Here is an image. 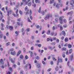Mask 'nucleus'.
Here are the masks:
<instances>
[{
  "mask_svg": "<svg viewBox=\"0 0 74 74\" xmlns=\"http://www.w3.org/2000/svg\"><path fill=\"white\" fill-rule=\"evenodd\" d=\"M27 6H26V7L25 8V11H27L26 14V15H27V14H29L30 15H32V10H29V9H27Z\"/></svg>",
  "mask_w": 74,
  "mask_h": 74,
  "instance_id": "1",
  "label": "nucleus"
},
{
  "mask_svg": "<svg viewBox=\"0 0 74 74\" xmlns=\"http://www.w3.org/2000/svg\"><path fill=\"white\" fill-rule=\"evenodd\" d=\"M52 16V15L48 14L46 15V17L45 18V20H47V19H49L50 18H51Z\"/></svg>",
  "mask_w": 74,
  "mask_h": 74,
  "instance_id": "2",
  "label": "nucleus"
},
{
  "mask_svg": "<svg viewBox=\"0 0 74 74\" xmlns=\"http://www.w3.org/2000/svg\"><path fill=\"white\" fill-rule=\"evenodd\" d=\"M9 72L8 73H7V74H11V73L12 72V68H10L9 69Z\"/></svg>",
  "mask_w": 74,
  "mask_h": 74,
  "instance_id": "3",
  "label": "nucleus"
},
{
  "mask_svg": "<svg viewBox=\"0 0 74 74\" xmlns=\"http://www.w3.org/2000/svg\"><path fill=\"white\" fill-rule=\"evenodd\" d=\"M60 1H61V0H58L59 3H57L56 5V7H57V8H59L60 7Z\"/></svg>",
  "mask_w": 74,
  "mask_h": 74,
  "instance_id": "4",
  "label": "nucleus"
},
{
  "mask_svg": "<svg viewBox=\"0 0 74 74\" xmlns=\"http://www.w3.org/2000/svg\"><path fill=\"white\" fill-rule=\"evenodd\" d=\"M30 1V0H27V1H26V0H23L22 3H25V4H28V2H29Z\"/></svg>",
  "mask_w": 74,
  "mask_h": 74,
  "instance_id": "5",
  "label": "nucleus"
},
{
  "mask_svg": "<svg viewBox=\"0 0 74 74\" xmlns=\"http://www.w3.org/2000/svg\"><path fill=\"white\" fill-rule=\"evenodd\" d=\"M64 18V16H62L59 19L60 21V23H62L63 22L62 21H63V18Z\"/></svg>",
  "mask_w": 74,
  "mask_h": 74,
  "instance_id": "6",
  "label": "nucleus"
},
{
  "mask_svg": "<svg viewBox=\"0 0 74 74\" xmlns=\"http://www.w3.org/2000/svg\"><path fill=\"white\" fill-rule=\"evenodd\" d=\"M9 59L10 60L11 62L12 63H14L15 62V61L13 60L12 58H11L10 57H9Z\"/></svg>",
  "mask_w": 74,
  "mask_h": 74,
  "instance_id": "7",
  "label": "nucleus"
},
{
  "mask_svg": "<svg viewBox=\"0 0 74 74\" xmlns=\"http://www.w3.org/2000/svg\"><path fill=\"white\" fill-rule=\"evenodd\" d=\"M58 62L60 63H62L63 62V60L61 58H60L59 57H58Z\"/></svg>",
  "mask_w": 74,
  "mask_h": 74,
  "instance_id": "8",
  "label": "nucleus"
},
{
  "mask_svg": "<svg viewBox=\"0 0 74 74\" xmlns=\"http://www.w3.org/2000/svg\"><path fill=\"white\" fill-rule=\"evenodd\" d=\"M4 62L3 61V59H1L0 60V64H4Z\"/></svg>",
  "mask_w": 74,
  "mask_h": 74,
  "instance_id": "9",
  "label": "nucleus"
},
{
  "mask_svg": "<svg viewBox=\"0 0 74 74\" xmlns=\"http://www.w3.org/2000/svg\"><path fill=\"white\" fill-rule=\"evenodd\" d=\"M22 32H23V35H24V34H25V32H26V31L25 30V29H24V28L22 29Z\"/></svg>",
  "mask_w": 74,
  "mask_h": 74,
  "instance_id": "10",
  "label": "nucleus"
},
{
  "mask_svg": "<svg viewBox=\"0 0 74 74\" xmlns=\"http://www.w3.org/2000/svg\"><path fill=\"white\" fill-rule=\"evenodd\" d=\"M12 12V11L11 10H9L8 12V14H7L8 16H9V14H11V13Z\"/></svg>",
  "mask_w": 74,
  "mask_h": 74,
  "instance_id": "11",
  "label": "nucleus"
},
{
  "mask_svg": "<svg viewBox=\"0 0 74 74\" xmlns=\"http://www.w3.org/2000/svg\"><path fill=\"white\" fill-rule=\"evenodd\" d=\"M47 10L46 9L45 11V12H41V14H42V15H44L45 14V12H47Z\"/></svg>",
  "mask_w": 74,
  "mask_h": 74,
  "instance_id": "12",
  "label": "nucleus"
},
{
  "mask_svg": "<svg viewBox=\"0 0 74 74\" xmlns=\"http://www.w3.org/2000/svg\"><path fill=\"white\" fill-rule=\"evenodd\" d=\"M62 34L64 36H66V33H65V31H63L62 32Z\"/></svg>",
  "mask_w": 74,
  "mask_h": 74,
  "instance_id": "13",
  "label": "nucleus"
},
{
  "mask_svg": "<svg viewBox=\"0 0 74 74\" xmlns=\"http://www.w3.org/2000/svg\"><path fill=\"white\" fill-rule=\"evenodd\" d=\"M29 53H30V57H32L33 55V52H32V51H29Z\"/></svg>",
  "mask_w": 74,
  "mask_h": 74,
  "instance_id": "14",
  "label": "nucleus"
},
{
  "mask_svg": "<svg viewBox=\"0 0 74 74\" xmlns=\"http://www.w3.org/2000/svg\"><path fill=\"white\" fill-rule=\"evenodd\" d=\"M36 67L37 68H40L41 67V65L38 64H36Z\"/></svg>",
  "mask_w": 74,
  "mask_h": 74,
  "instance_id": "15",
  "label": "nucleus"
},
{
  "mask_svg": "<svg viewBox=\"0 0 74 74\" xmlns=\"http://www.w3.org/2000/svg\"><path fill=\"white\" fill-rule=\"evenodd\" d=\"M27 66H28V64H27L26 65H25L24 66V69L25 70L27 69Z\"/></svg>",
  "mask_w": 74,
  "mask_h": 74,
  "instance_id": "16",
  "label": "nucleus"
},
{
  "mask_svg": "<svg viewBox=\"0 0 74 74\" xmlns=\"http://www.w3.org/2000/svg\"><path fill=\"white\" fill-rule=\"evenodd\" d=\"M68 9H69V7L67 6L66 7L65 9L64 8L63 9V11H65L66 10H67Z\"/></svg>",
  "mask_w": 74,
  "mask_h": 74,
  "instance_id": "17",
  "label": "nucleus"
},
{
  "mask_svg": "<svg viewBox=\"0 0 74 74\" xmlns=\"http://www.w3.org/2000/svg\"><path fill=\"white\" fill-rule=\"evenodd\" d=\"M21 53V50H19L17 54V56H18L20 55V53Z\"/></svg>",
  "mask_w": 74,
  "mask_h": 74,
  "instance_id": "18",
  "label": "nucleus"
},
{
  "mask_svg": "<svg viewBox=\"0 0 74 74\" xmlns=\"http://www.w3.org/2000/svg\"><path fill=\"white\" fill-rule=\"evenodd\" d=\"M11 53L12 55H15V51L11 52Z\"/></svg>",
  "mask_w": 74,
  "mask_h": 74,
  "instance_id": "19",
  "label": "nucleus"
},
{
  "mask_svg": "<svg viewBox=\"0 0 74 74\" xmlns=\"http://www.w3.org/2000/svg\"><path fill=\"white\" fill-rule=\"evenodd\" d=\"M68 41V38L67 37L66 38L64 39V41L65 42H67Z\"/></svg>",
  "mask_w": 74,
  "mask_h": 74,
  "instance_id": "20",
  "label": "nucleus"
},
{
  "mask_svg": "<svg viewBox=\"0 0 74 74\" xmlns=\"http://www.w3.org/2000/svg\"><path fill=\"white\" fill-rule=\"evenodd\" d=\"M10 29V30H12L13 29V27L12 26H9V28Z\"/></svg>",
  "mask_w": 74,
  "mask_h": 74,
  "instance_id": "21",
  "label": "nucleus"
},
{
  "mask_svg": "<svg viewBox=\"0 0 74 74\" xmlns=\"http://www.w3.org/2000/svg\"><path fill=\"white\" fill-rule=\"evenodd\" d=\"M72 49H71L69 50V52L70 54H71V53H72Z\"/></svg>",
  "mask_w": 74,
  "mask_h": 74,
  "instance_id": "22",
  "label": "nucleus"
},
{
  "mask_svg": "<svg viewBox=\"0 0 74 74\" xmlns=\"http://www.w3.org/2000/svg\"><path fill=\"white\" fill-rule=\"evenodd\" d=\"M68 47L69 48H71V44H69L68 45Z\"/></svg>",
  "mask_w": 74,
  "mask_h": 74,
  "instance_id": "23",
  "label": "nucleus"
},
{
  "mask_svg": "<svg viewBox=\"0 0 74 74\" xmlns=\"http://www.w3.org/2000/svg\"><path fill=\"white\" fill-rule=\"evenodd\" d=\"M55 70L56 71H58L59 70V68H58V66H56V68H55Z\"/></svg>",
  "mask_w": 74,
  "mask_h": 74,
  "instance_id": "24",
  "label": "nucleus"
},
{
  "mask_svg": "<svg viewBox=\"0 0 74 74\" xmlns=\"http://www.w3.org/2000/svg\"><path fill=\"white\" fill-rule=\"evenodd\" d=\"M48 49H50V50L51 51H52V50L53 49V48H52L51 46H49L48 47Z\"/></svg>",
  "mask_w": 74,
  "mask_h": 74,
  "instance_id": "25",
  "label": "nucleus"
},
{
  "mask_svg": "<svg viewBox=\"0 0 74 74\" xmlns=\"http://www.w3.org/2000/svg\"><path fill=\"white\" fill-rule=\"evenodd\" d=\"M35 3H40V0H35Z\"/></svg>",
  "mask_w": 74,
  "mask_h": 74,
  "instance_id": "26",
  "label": "nucleus"
},
{
  "mask_svg": "<svg viewBox=\"0 0 74 74\" xmlns=\"http://www.w3.org/2000/svg\"><path fill=\"white\" fill-rule=\"evenodd\" d=\"M41 71L40 70V69H38V71L37 72V74H38L39 73H40Z\"/></svg>",
  "mask_w": 74,
  "mask_h": 74,
  "instance_id": "27",
  "label": "nucleus"
},
{
  "mask_svg": "<svg viewBox=\"0 0 74 74\" xmlns=\"http://www.w3.org/2000/svg\"><path fill=\"white\" fill-rule=\"evenodd\" d=\"M54 3V0H50V4H52V3Z\"/></svg>",
  "mask_w": 74,
  "mask_h": 74,
  "instance_id": "28",
  "label": "nucleus"
},
{
  "mask_svg": "<svg viewBox=\"0 0 74 74\" xmlns=\"http://www.w3.org/2000/svg\"><path fill=\"white\" fill-rule=\"evenodd\" d=\"M50 32H51V31L50 30H49L47 31V34H50Z\"/></svg>",
  "mask_w": 74,
  "mask_h": 74,
  "instance_id": "29",
  "label": "nucleus"
},
{
  "mask_svg": "<svg viewBox=\"0 0 74 74\" xmlns=\"http://www.w3.org/2000/svg\"><path fill=\"white\" fill-rule=\"evenodd\" d=\"M62 51H66V48L64 47L62 49Z\"/></svg>",
  "mask_w": 74,
  "mask_h": 74,
  "instance_id": "30",
  "label": "nucleus"
},
{
  "mask_svg": "<svg viewBox=\"0 0 74 74\" xmlns=\"http://www.w3.org/2000/svg\"><path fill=\"white\" fill-rule=\"evenodd\" d=\"M19 7V3H18L16 6V8H18Z\"/></svg>",
  "mask_w": 74,
  "mask_h": 74,
  "instance_id": "31",
  "label": "nucleus"
},
{
  "mask_svg": "<svg viewBox=\"0 0 74 74\" xmlns=\"http://www.w3.org/2000/svg\"><path fill=\"white\" fill-rule=\"evenodd\" d=\"M28 65L29 66V69H31V67H32V66H31V64H28Z\"/></svg>",
  "mask_w": 74,
  "mask_h": 74,
  "instance_id": "32",
  "label": "nucleus"
},
{
  "mask_svg": "<svg viewBox=\"0 0 74 74\" xmlns=\"http://www.w3.org/2000/svg\"><path fill=\"white\" fill-rule=\"evenodd\" d=\"M23 53H25L26 52V49H25V48H23Z\"/></svg>",
  "mask_w": 74,
  "mask_h": 74,
  "instance_id": "33",
  "label": "nucleus"
},
{
  "mask_svg": "<svg viewBox=\"0 0 74 74\" xmlns=\"http://www.w3.org/2000/svg\"><path fill=\"white\" fill-rule=\"evenodd\" d=\"M60 30L61 31L63 30V27H62V25L60 26Z\"/></svg>",
  "mask_w": 74,
  "mask_h": 74,
  "instance_id": "34",
  "label": "nucleus"
},
{
  "mask_svg": "<svg viewBox=\"0 0 74 74\" xmlns=\"http://www.w3.org/2000/svg\"><path fill=\"white\" fill-rule=\"evenodd\" d=\"M20 58L21 59H22L23 58V55H21L20 56Z\"/></svg>",
  "mask_w": 74,
  "mask_h": 74,
  "instance_id": "35",
  "label": "nucleus"
},
{
  "mask_svg": "<svg viewBox=\"0 0 74 74\" xmlns=\"http://www.w3.org/2000/svg\"><path fill=\"white\" fill-rule=\"evenodd\" d=\"M13 67H14V68H16V64H14L13 66Z\"/></svg>",
  "mask_w": 74,
  "mask_h": 74,
  "instance_id": "36",
  "label": "nucleus"
},
{
  "mask_svg": "<svg viewBox=\"0 0 74 74\" xmlns=\"http://www.w3.org/2000/svg\"><path fill=\"white\" fill-rule=\"evenodd\" d=\"M19 12L20 14L21 15H22V11H21V10H20Z\"/></svg>",
  "mask_w": 74,
  "mask_h": 74,
  "instance_id": "37",
  "label": "nucleus"
},
{
  "mask_svg": "<svg viewBox=\"0 0 74 74\" xmlns=\"http://www.w3.org/2000/svg\"><path fill=\"white\" fill-rule=\"evenodd\" d=\"M10 42H8L6 44L7 46H8V45H10Z\"/></svg>",
  "mask_w": 74,
  "mask_h": 74,
  "instance_id": "38",
  "label": "nucleus"
},
{
  "mask_svg": "<svg viewBox=\"0 0 74 74\" xmlns=\"http://www.w3.org/2000/svg\"><path fill=\"white\" fill-rule=\"evenodd\" d=\"M16 34V36H18L19 33V32H18L16 31L15 32Z\"/></svg>",
  "mask_w": 74,
  "mask_h": 74,
  "instance_id": "39",
  "label": "nucleus"
},
{
  "mask_svg": "<svg viewBox=\"0 0 74 74\" xmlns=\"http://www.w3.org/2000/svg\"><path fill=\"white\" fill-rule=\"evenodd\" d=\"M71 13H73V12H68L67 13V15H69V14H71Z\"/></svg>",
  "mask_w": 74,
  "mask_h": 74,
  "instance_id": "40",
  "label": "nucleus"
},
{
  "mask_svg": "<svg viewBox=\"0 0 74 74\" xmlns=\"http://www.w3.org/2000/svg\"><path fill=\"white\" fill-rule=\"evenodd\" d=\"M36 59H37V60H39V59H40V57H38V56H37L36 58Z\"/></svg>",
  "mask_w": 74,
  "mask_h": 74,
  "instance_id": "41",
  "label": "nucleus"
},
{
  "mask_svg": "<svg viewBox=\"0 0 74 74\" xmlns=\"http://www.w3.org/2000/svg\"><path fill=\"white\" fill-rule=\"evenodd\" d=\"M11 19H10V16L8 17V21H10Z\"/></svg>",
  "mask_w": 74,
  "mask_h": 74,
  "instance_id": "42",
  "label": "nucleus"
},
{
  "mask_svg": "<svg viewBox=\"0 0 74 74\" xmlns=\"http://www.w3.org/2000/svg\"><path fill=\"white\" fill-rule=\"evenodd\" d=\"M52 29L53 30H55V27L54 26H53V27Z\"/></svg>",
  "mask_w": 74,
  "mask_h": 74,
  "instance_id": "43",
  "label": "nucleus"
},
{
  "mask_svg": "<svg viewBox=\"0 0 74 74\" xmlns=\"http://www.w3.org/2000/svg\"><path fill=\"white\" fill-rule=\"evenodd\" d=\"M51 44L52 45H54L56 44V43L55 42H53L51 43Z\"/></svg>",
  "mask_w": 74,
  "mask_h": 74,
  "instance_id": "44",
  "label": "nucleus"
},
{
  "mask_svg": "<svg viewBox=\"0 0 74 74\" xmlns=\"http://www.w3.org/2000/svg\"><path fill=\"white\" fill-rule=\"evenodd\" d=\"M53 60H54V61H56V59H55V58L54 57H53Z\"/></svg>",
  "mask_w": 74,
  "mask_h": 74,
  "instance_id": "45",
  "label": "nucleus"
},
{
  "mask_svg": "<svg viewBox=\"0 0 74 74\" xmlns=\"http://www.w3.org/2000/svg\"><path fill=\"white\" fill-rule=\"evenodd\" d=\"M27 20L28 22H31V21H30V20L29 18H27Z\"/></svg>",
  "mask_w": 74,
  "mask_h": 74,
  "instance_id": "46",
  "label": "nucleus"
},
{
  "mask_svg": "<svg viewBox=\"0 0 74 74\" xmlns=\"http://www.w3.org/2000/svg\"><path fill=\"white\" fill-rule=\"evenodd\" d=\"M54 34V32H53L51 33V36H53Z\"/></svg>",
  "mask_w": 74,
  "mask_h": 74,
  "instance_id": "47",
  "label": "nucleus"
},
{
  "mask_svg": "<svg viewBox=\"0 0 74 74\" xmlns=\"http://www.w3.org/2000/svg\"><path fill=\"white\" fill-rule=\"evenodd\" d=\"M25 58L26 59H28V57L27 56V55H26L25 56Z\"/></svg>",
  "mask_w": 74,
  "mask_h": 74,
  "instance_id": "48",
  "label": "nucleus"
},
{
  "mask_svg": "<svg viewBox=\"0 0 74 74\" xmlns=\"http://www.w3.org/2000/svg\"><path fill=\"white\" fill-rule=\"evenodd\" d=\"M3 37V35H2V34H0V38H2Z\"/></svg>",
  "mask_w": 74,
  "mask_h": 74,
  "instance_id": "49",
  "label": "nucleus"
},
{
  "mask_svg": "<svg viewBox=\"0 0 74 74\" xmlns=\"http://www.w3.org/2000/svg\"><path fill=\"white\" fill-rule=\"evenodd\" d=\"M23 71L21 70L20 72V74H23Z\"/></svg>",
  "mask_w": 74,
  "mask_h": 74,
  "instance_id": "50",
  "label": "nucleus"
},
{
  "mask_svg": "<svg viewBox=\"0 0 74 74\" xmlns=\"http://www.w3.org/2000/svg\"><path fill=\"white\" fill-rule=\"evenodd\" d=\"M1 26L2 27H4V25L3 24V23H1Z\"/></svg>",
  "mask_w": 74,
  "mask_h": 74,
  "instance_id": "51",
  "label": "nucleus"
},
{
  "mask_svg": "<svg viewBox=\"0 0 74 74\" xmlns=\"http://www.w3.org/2000/svg\"><path fill=\"white\" fill-rule=\"evenodd\" d=\"M32 7H36V4H33L32 5Z\"/></svg>",
  "mask_w": 74,
  "mask_h": 74,
  "instance_id": "52",
  "label": "nucleus"
},
{
  "mask_svg": "<svg viewBox=\"0 0 74 74\" xmlns=\"http://www.w3.org/2000/svg\"><path fill=\"white\" fill-rule=\"evenodd\" d=\"M38 46L40 48L41 47V44H39L38 45Z\"/></svg>",
  "mask_w": 74,
  "mask_h": 74,
  "instance_id": "53",
  "label": "nucleus"
},
{
  "mask_svg": "<svg viewBox=\"0 0 74 74\" xmlns=\"http://www.w3.org/2000/svg\"><path fill=\"white\" fill-rule=\"evenodd\" d=\"M7 63H8L7 65L8 67H10V64H9V62H8V61H7Z\"/></svg>",
  "mask_w": 74,
  "mask_h": 74,
  "instance_id": "54",
  "label": "nucleus"
},
{
  "mask_svg": "<svg viewBox=\"0 0 74 74\" xmlns=\"http://www.w3.org/2000/svg\"><path fill=\"white\" fill-rule=\"evenodd\" d=\"M31 2H29V3L28 4V6H30V5H31Z\"/></svg>",
  "mask_w": 74,
  "mask_h": 74,
  "instance_id": "55",
  "label": "nucleus"
},
{
  "mask_svg": "<svg viewBox=\"0 0 74 74\" xmlns=\"http://www.w3.org/2000/svg\"><path fill=\"white\" fill-rule=\"evenodd\" d=\"M22 42H20V47H21V46H22Z\"/></svg>",
  "mask_w": 74,
  "mask_h": 74,
  "instance_id": "56",
  "label": "nucleus"
},
{
  "mask_svg": "<svg viewBox=\"0 0 74 74\" xmlns=\"http://www.w3.org/2000/svg\"><path fill=\"white\" fill-rule=\"evenodd\" d=\"M51 70H52V69L51 68H49L47 70V71L48 72L50 71H51Z\"/></svg>",
  "mask_w": 74,
  "mask_h": 74,
  "instance_id": "57",
  "label": "nucleus"
},
{
  "mask_svg": "<svg viewBox=\"0 0 74 74\" xmlns=\"http://www.w3.org/2000/svg\"><path fill=\"white\" fill-rule=\"evenodd\" d=\"M63 21L64 22V23H66V22H67V21L66 19H64L63 20Z\"/></svg>",
  "mask_w": 74,
  "mask_h": 74,
  "instance_id": "58",
  "label": "nucleus"
},
{
  "mask_svg": "<svg viewBox=\"0 0 74 74\" xmlns=\"http://www.w3.org/2000/svg\"><path fill=\"white\" fill-rule=\"evenodd\" d=\"M27 31L28 32H29V31H30V28H29L27 29Z\"/></svg>",
  "mask_w": 74,
  "mask_h": 74,
  "instance_id": "59",
  "label": "nucleus"
},
{
  "mask_svg": "<svg viewBox=\"0 0 74 74\" xmlns=\"http://www.w3.org/2000/svg\"><path fill=\"white\" fill-rule=\"evenodd\" d=\"M73 58V56L71 55L70 56V58L71 59H72Z\"/></svg>",
  "mask_w": 74,
  "mask_h": 74,
  "instance_id": "60",
  "label": "nucleus"
},
{
  "mask_svg": "<svg viewBox=\"0 0 74 74\" xmlns=\"http://www.w3.org/2000/svg\"><path fill=\"white\" fill-rule=\"evenodd\" d=\"M56 42H57V43H58L59 42V39H57L56 40Z\"/></svg>",
  "mask_w": 74,
  "mask_h": 74,
  "instance_id": "61",
  "label": "nucleus"
},
{
  "mask_svg": "<svg viewBox=\"0 0 74 74\" xmlns=\"http://www.w3.org/2000/svg\"><path fill=\"white\" fill-rule=\"evenodd\" d=\"M3 27H1V30H4V28H3Z\"/></svg>",
  "mask_w": 74,
  "mask_h": 74,
  "instance_id": "62",
  "label": "nucleus"
},
{
  "mask_svg": "<svg viewBox=\"0 0 74 74\" xmlns=\"http://www.w3.org/2000/svg\"><path fill=\"white\" fill-rule=\"evenodd\" d=\"M39 12L40 13L41 12V7H40L39 8Z\"/></svg>",
  "mask_w": 74,
  "mask_h": 74,
  "instance_id": "63",
  "label": "nucleus"
},
{
  "mask_svg": "<svg viewBox=\"0 0 74 74\" xmlns=\"http://www.w3.org/2000/svg\"><path fill=\"white\" fill-rule=\"evenodd\" d=\"M14 51V49L12 48L10 49V51Z\"/></svg>",
  "mask_w": 74,
  "mask_h": 74,
  "instance_id": "64",
  "label": "nucleus"
}]
</instances>
